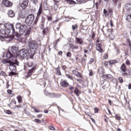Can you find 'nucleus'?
I'll use <instances>...</instances> for the list:
<instances>
[{
	"instance_id": "nucleus-1",
	"label": "nucleus",
	"mask_w": 131,
	"mask_h": 131,
	"mask_svg": "<svg viewBox=\"0 0 131 131\" xmlns=\"http://www.w3.org/2000/svg\"><path fill=\"white\" fill-rule=\"evenodd\" d=\"M38 49V45L36 43V41L32 40H30L28 43V46L27 47L28 53L30 56H34Z\"/></svg>"
},
{
	"instance_id": "nucleus-2",
	"label": "nucleus",
	"mask_w": 131,
	"mask_h": 131,
	"mask_svg": "<svg viewBox=\"0 0 131 131\" xmlns=\"http://www.w3.org/2000/svg\"><path fill=\"white\" fill-rule=\"evenodd\" d=\"M15 28L16 29H18L20 34H24L25 33V36L29 35V33H30V31L31 30V28H28L26 25H21L19 23L16 24Z\"/></svg>"
},
{
	"instance_id": "nucleus-3",
	"label": "nucleus",
	"mask_w": 131,
	"mask_h": 131,
	"mask_svg": "<svg viewBox=\"0 0 131 131\" xmlns=\"http://www.w3.org/2000/svg\"><path fill=\"white\" fill-rule=\"evenodd\" d=\"M2 63H3V64H16L17 66H19V63L17 60V58L16 57L14 56V55L8 59L2 60Z\"/></svg>"
},
{
	"instance_id": "nucleus-4",
	"label": "nucleus",
	"mask_w": 131,
	"mask_h": 131,
	"mask_svg": "<svg viewBox=\"0 0 131 131\" xmlns=\"http://www.w3.org/2000/svg\"><path fill=\"white\" fill-rule=\"evenodd\" d=\"M10 30L14 31V27L13 25L5 24L4 25V28L1 30V32L3 34H9Z\"/></svg>"
},
{
	"instance_id": "nucleus-5",
	"label": "nucleus",
	"mask_w": 131,
	"mask_h": 131,
	"mask_svg": "<svg viewBox=\"0 0 131 131\" xmlns=\"http://www.w3.org/2000/svg\"><path fill=\"white\" fill-rule=\"evenodd\" d=\"M9 69L10 71H12L10 72L9 73V76H13L14 75H17V74L15 73V71L17 70L16 65H17L16 63H9Z\"/></svg>"
},
{
	"instance_id": "nucleus-6",
	"label": "nucleus",
	"mask_w": 131,
	"mask_h": 131,
	"mask_svg": "<svg viewBox=\"0 0 131 131\" xmlns=\"http://www.w3.org/2000/svg\"><path fill=\"white\" fill-rule=\"evenodd\" d=\"M33 20H34V15L33 14H30L27 16L25 23L28 26H30L33 23Z\"/></svg>"
},
{
	"instance_id": "nucleus-7",
	"label": "nucleus",
	"mask_w": 131,
	"mask_h": 131,
	"mask_svg": "<svg viewBox=\"0 0 131 131\" xmlns=\"http://www.w3.org/2000/svg\"><path fill=\"white\" fill-rule=\"evenodd\" d=\"M28 54H29L28 50L22 49L19 51L18 56H19L21 58H25V57H27Z\"/></svg>"
},
{
	"instance_id": "nucleus-8",
	"label": "nucleus",
	"mask_w": 131,
	"mask_h": 131,
	"mask_svg": "<svg viewBox=\"0 0 131 131\" xmlns=\"http://www.w3.org/2000/svg\"><path fill=\"white\" fill-rule=\"evenodd\" d=\"M20 6L23 9H25L28 6V0H19Z\"/></svg>"
},
{
	"instance_id": "nucleus-9",
	"label": "nucleus",
	"mask_w": 131,
	"mask_h": 131,
	"mask_svg": "<svg viewBox=\"0 0 131 131\" xmlns=\"http://www.w3.org/2000/svg\"><path fill=\"white\" fill-rule=\"evenodd\" d=\"M3 4L5 6V7H7L9 8V7H11V6L13 5V3L12 2L8 1V0H3Z\"/></svg>"
},
{
	"instance_id": "nucleus-10",
	"label": "nucleus",
	"mask_w": 131,
	"mask_h": 131,
	"mask_svg": "<svg viewBox=\"0 0 131 131\" xmlns=\"http://www.w3.org/2000/svg\"><path fill=\"white\" fill-rule=\"evenodd\" d=\"M13 55V53L10 51H8L6 53H3V57H6V58H8V59H10Z\"/></svg>"
},
{
	"instance_id": "nucleus-11",
	"label": "nucleus",
	"mask_w": 131,
	"mask_h": 131,
	"mask_svg": "<svg viewBox=\"0 0 131 131\" xmlns=\"http://www.w3.org/2000/svg\"><path fill=\"white\" fill-rule=\"evenodd\" d=\"M102 78H105L106 79L111 80L113 78V76L111 74L103 75L102 76Z\"/></svg>"
},
{
	"instance_id": "nucleus-12",
	"label": "nucleus",
	"mask_w": 131,
	"mask_h": 131,
	"mask_svg": "<svg viewBox=\"0 0 131 131\" xmlns=\"http://www.w3.org/2000/svg\"><path fill=\"white\" fill-rule=\"evenodd\" d=\"M8 16L9 17H10L11 18H13V17H15V12L14 11L12 10H10L8 11Z\"/></svg>"
},
{
	"instance_id": "nucleus-13",
	"label": "nucleus",
	"mask_w": 131,
	"mask_h": 131,
	"mask_svg": "<svg viewBox=\"0 0 131 131\" xmlns=\"http://www.w3.org/2000/svg\"><path fill=\"white\" fill-rule=\"evenodd\" d=\"M11 51L12 54H14L16 53L17 51H18V48L15 46H12L11 47Z\"/></svg>"
},
{
	"instance_id": "nucleus-14",
	"label": "nucleus",
	"mask_w": 131,
	"mask_h": 131,
	"mask_svg": "<svg viewBox=\"0 0 131 131\" xmlns=\"http://www.w3.org/2000/svg\"><path fill=\"white\" fill-rule=\"evenodd\" d=\"M60 85L63 88H66L67 85H69V83H68L67 81H63L60 82Z\"/></svg>"
},
{
	"instance_id": "nucleus-15",
	"label": "nucleus",
	"mask_w": 131,
	"mask_h": 131,
	"mask_svg": "<svg viewBox=\"0 0 131 131\" xmlns=\"http://www.w3.org/2000/svg\"><path fill=\"white\" fill-rule=\"evenodd\" d=\"M96 50L100 53H103V49L101 48V45L99 43L96 45Z\"/></svg>"
},
{
	"instance_id": "nucleus-16",
	"label": "nucleus",
	"mask_w": 131,
	"mask_h": 131,
	"mask_svg": "<svg viewBox=\"0 0 131 131\" xmlns=\"http://www.w3.org/2000/svg\"><path fill=\"white\" fill-rule=\"evenodd\" d=\"M73 73L74 75H76V76H80V73L78 72L77 70H73Z\"/></svg>"
},
{
	"instance_id": "nucleus-17",
	"label": "nucleus",
	"mask_w": 131,
	"mask_h": 131,
	"mask_svg": "<svg viewBox=\"0 0 131 131\" xmlns=\"http://www.w3.org/2000/svg\"><path fill=\"white\" fill-rule=\"evenodd\" d=\"M35 70L34 67L32 68L31 70H29L28 73V76H31L32 75V73H33V71Z\"/></svg>"
},
{
	"instance_id": "nucleus-18",
	"label": "nucleus",
	"mask_w": 131,
	"mask_h": 131,
	"mask_svg": "<svg viewBox=\"0 0 131 131\" xmlns=\"http://www.w3.org/2000/svg\"><path fill=\"white\" fill-rule=\"evenodd\" d=\"M16 105V102L15 101H11L9 104V106L13 109H15V107H14L15 105Z\"/></svg>"
},
{
	"instance_id": "nucleus-19",
	"label": "nucleus",
	"mask_w": 131,
	"mask_h": 131,
	"mask_svg": "<svg viewBox=\"0 0 131 131\" xmlns=\"http://www.w3.org/2000/svg\"><path fill=\"white\" fill-rule=\"evenodd\" d=\"M121 70L123 72H125L126 71V68L125 67V64L123 63L121 66Z\"/></svg>"
},
{
	"instance_id": "nucleus-20",
	"label": "nucleus",
	"mask_w": 131,
	"mask_h": 131,
	"mask_svg": "<svg viewBox=\"0 0 131 131\" xmlns=\"http://www.w3.org/2000/svg\"><path fill=\"white\" fill-rule=\"evenodd\" d=\"M42 12V8H41V6H40L37 14V17H39V16H40Z\"/></svg>"
},
{
	"instance_id": "nucleus-21",
	"label": "nucleus",
	"mask_w": 131,
	"mask_h": 131,
	"mask_svg": "<svg viewBox=\"0 0 131 131\" xmlns=\"http://www.w3.org/2000/svg\"><path fill=\"white\" fill-rule=\"evenodd\" d=\"M76 43H79V45H82V39L78 38H76Z\"/></svg>"
},
{
	"instance_id": "nucleus-22",
	"label": "nucleus",
	"mask_w": 131,
	"mask_h": 131,
	"mask_svg": "<svg viewBox=\"0 0 131 131\" xmlns=\"http://www.w3.org/2000/svg\"><path fill=\"white\" fill-rule=\"evenodd\" d=\"M66 2L69 5H74L75 2L72 0H66Z\"/></svg>"
},
{
	"instance_id": "nucleus-23",
	"label": "nucleus",
	"mask_w": 131,
	"mask_h": 131,
	"mask_svg": "<svg viewBox=\"0 0 131 131\" xmlns=\"http://www.w3.org/2000/svg\"><path fill=\"white\" fill-rule=\"evenodd\" d=\"M125 8L126 9V10H127L128 11H129L130 10H131V5L129 4H127L125 5Z\"/></svg>"
},
{
	"instance_id": "nucleus-24",
	"label": "nucleus",
	"mask_w": 131,
	"mask_h": 131,
	"mask_svg": "<svg viewBox=\"0 0 131 131\" xmlns=\"http://www.w3.org/2000/svg\"><path fill=\"white\" fill-rule=\"evenodd\" d=\"M74 94L77 96H79V90L76 88L74 90Z\"/></svg>"
},
{
	"instance_id": "nucleus-25",
	"label": "nucleus",
	"mask_w": 131,
	"mask_h": 131,
	"mask_svg": "<svg viewBox=\"0 0 131 131\" xmlns=\"http://www.w3.org/2000/svg\"><path fill=\"white\" fill-rule=\"evenodd\" d=\"M27 65L28 67H33V62L32 61H29L28 62Z\"/></svg>"
},
{
	"instance_id": "nucleus-26",
	"label": "nucleus",
	"mask_w": 131,
	"mask_h": 131,
	"mask_svg": "<svg viewBox=\"0 0 131 131\" xmlns=\"http://www.w3.org/2000/svg\"><path fill=\"white\" fill-rule=\"evenodd\" d=\"M126 20L128 22H131V14L128 15L126 17Z\"/></svg>"
},
{
	"instance_id": "nucleus-27",
	"label": "nucleus",
	"mask_w": 131,
	"mask_h": 131,
	"mask_svg": "<svg viewBox=\"0 0 131 131\" xmlns=\"http://www.w3.org/2000/svg\"><path fill=\"white\" fill-rule=\"evenodd\" d=\"M110 64H116L117 63V61L116 60H111L109 61Z\"/></svg>"
},
{
	"instance_id": "nucleus-28",
	"label": "nucleus",
	"mask_w": 131,
	"mask_h": 131,
	"mask_svg": "<svg viewBox=\"0 0 131 131\" xmlns=\"http://www.w3.org/2000/svg\"><path fill=\"white\" fill-rule=\"evenodd\" d=\"M42 32L43 34H46L49 32V30H48V28H44L43 29Z\"/></svg>"
},
{
	"instance_id": "nucleus-29",
	"label": "nucleus",
	"mask_w": 131,
	"mask_h": 131,
	"mask_svg": "<svg viewBox=\"0 0 131 131\" xmlns=\"http://www.w3.org/2000/svg\"><path fill=\"white\" fill-rule=\"evenodd\" d=\"M40 27L41 29H45V23L43 21L41 23Z\"/></svg>"
},
{
	"instance_id": "nucleus-30",
	"label": "nucleus",
	"mask_w": 131,
	"mask_h": 131,
	"mask_svg": "<svg viewBox=\"0 0 131 131\" xmlns=\"http://www.w3.org/2000/svg\"><path fill=\"white\" fill-rule=\"evenodd\" d=\"M109 36H110L111 39H112V40H113V39H114V38H115V36L114 35H113V34H110Z\"/></svg>"
},
{
	"instance_id": "nucleus-31",
	"label": "nucleus",
	"mask_w": 131,
	"mask_h": 131,
	"mask_svg": "<svg viewBox=\"0 0 131 131\" xmlns=\"http://www.w3.org/2000/svg\"><path fill=\"white\" fill-rule=\"evenodd\" d=\"M115 118L117 119V120H121V117H120V116L117 114H116Z\"/></svg>"
},
{
	"instance_id": "nucleus-32",
	"label": "nucleus",
	"mask_w": 131,
	"mask_h": 131,
	"mask_svg": "<svg viewBox=\"0 0 131 131\" xmlns=\"http://www.w3.org/2000/svg\"><path fill=\"white\" fill-rule=\"evenodd\" d=\"M17 99H18L19 103H20V102H22V97L18 96L17 97Z\"/></svg>"
},
{
	"instance_id": "nucleus-33",
	"label": "nucleus",
	"mask_w": 131,
	"mask_h": 131,
	"mask_svg": "<svg viewBox=\"0 0 131 131\" xmlns=\"http://www.w3.org/2000/svg\"><path fill=\"white\" fill-rule=\"evenodd\" d=\"M72 56L71 52L69 51L67 53V57H69V58H71Z\"/></svg>"
},
{
	"instance_id": "nucleus-34",
	"label": "nucleus",
	"mask_w": 131,
	"mask_h": 131,
	"mask_svg": "<svg viewBox=\"0 0 131 131\" xmlns=\"http://www.w3.org/2000/svg\"><path fill=\"white\" fill-rule=\"evenodd\" d=\"M72 49L73 50H77L78 49V46L75 45H72Z\"/></svg>"
},
{
	"instance_id": "nucleus-35",
	"label": "nucleus",
	"mask_w": 131,
	"mask_h": 131,
	"mask_svg": "<svg viewBox=\"0 0 131 131\" xmlns=\"http://www.w3.org/2000/svg\"><path fill=\"white\" fill-rule=\"evenodd\" d=\"M77 2L78 3H82V4H84V3L86 2L85 0H77Z\"/></svg>"
},
{
	"instance_id": "nucleus-36",
	"label": "nucleus",
	"mask_w": 131,
	"mask_h": 131,
	"mask_svg": "<svg viewBox=\"0 0 131 131\" xmlns=\"http://www.w3.org/2000/svg\"><path fill=\"white\" fill-rule=\"evenodd\" d=\"M34 121L35 122H37V123H40V122H41V120H39V119H35L34 120Z\"/></svg>"
},
{
	"instance_id": "nucleus-37",
	"label": "nucleus",
	"mask_w": 131,
	"mask_h": 131,
	"mask_svg": "<svg viewBox=\"0 0 131 131\" xmlns=\"http://www.w3.org/2000/svg\"><path fill=\"white\" fill-rule=\"evenodd\" d=\"M119 81L121 82V83H122V82H123V79L122 77L119 78Z\"/></svg>"
},
{
	"instance_id": "nucleus-38",
	"label": "nucleus",
	"mask_w": 131,
	"mask_h": 131,
	"mask_svg": "<svg viewBox=\"0 0 131 131\" xmlns=\"http://www.w3.org/2000/svg\"><path fill=\"white\" fill-rule=\"evenodd\" d=\"M67 77L69 78L70 79H73V78H72V76H71L70 75L67 74L66 75Z\"/></svg>"
},
{
	"instance_id": "nucleus-39",
	"label": "nucleus",
	"mask_w": 131,
	"mask_h": 131,
	"mask_svg": "<svg viewBox=\"0 0 131 131\" xmlns=\"http://www.w3.org/2000/svg\"><path fill=\"white\" fill-rule=\"evenodd\" d=\"M76 27H77V25H73L72 26L73 30H75V29H76Z\"/></svg>"
},
{
	"instance_id": "nucleus-40",
	"label": "nucleus",
	"mask_w": 131,
	"mask_h": 131,
	"mask_svg": "<svg viewBox=\"0 0 131 131\" xmlns=\"http://www.w3.org/2000/svg\"><path fill=\"white\" fill-rule=\"evenodd\" d=\"M0 74H1V75H2L3 76H6V75H7V74H6L5 73V72H1L0 73Z\"/></svg>"
},
{
	"instance_id": "nucleus-41",
	"label": "nucleus",
	"mask_w": 131,
	"mask_h": 131,
	"mask_svg": "<svg viewBox=\"0 0 131 131\" xmlns=\"http://www.w3.org/2000/svg\"><path fill=\"white\" fill-rule=\"evenodd\" d=\"M126 65H130V62L129 61V60L127 59L126 60Z\"/></svg>"
},
{
	"instance_id": "nucleus-42",
	"label": "nucleus",
	"mask_w": 131,
	"mask_h": 131,
	"mask_svg": "<svg viewBox=\"0 0 131 131\" xmlns=\"http://www.w3.org/2000/svg\"><path fill=\"white\" fill-rule=\"evenodd\" d=\"M23 34H20V33L19 34H18L17 33L16 35H15V36L16 37H17V38H19L20 36H21V35H23Z\"/></svg>"
},
{
	"instance_id": "nucleus-43",
	"label": "nucleus",
	"mask_w": 131,
	"mask_h": 131,
	"mask_svg": "<svg viewBox=\"0 0 131 131\" xmlns=\"http://www.w3.org/2000/svg\"><path fill=\"white\" fill-rule=\"evenodd\" d=\"M94 58H91L90 61L89 62V64H92L94 62Z\"/></svg>"
},
{
	"instance_id": "nucleus-44",
	"label": "nucleus",
	"mask_w": 131,
	"mask_h": 131,
	"mask_svg": "<svg viewBox=\"0 0 131 131\" xmlns=\"http://www.w3.org/2000/svg\"><path fill=\"white\" fill-rule=\"evenodd\" d=\"M89 75L90 76H93V71L92 70H90Z\"/></svg>"
},
{
	"instance_id": "nucleus-45",
	"label": "nucleus",
	"mask_w": 131,
	"mask_h": 131,
	"mask_svg": "<svg viewBox=\"0 0 131 131\" xmlns=\"http://www.w3.org/2000/svg\"><path fill=\"white\" fill-rule=\"evenodd\" d=\"M56 73H57V75H61V72L59 70L57 71Z\"/></svg>"
},
{
	"instance_id": "nucleus-46",
	"label": "nucleus",
	"mask_w": 131,
	"mask_h": 131,
	"mask_svg": "<svg viewBox=\"0 0 131 131\" xmlns=\"http://www.w3.org/2000/svg\"><path fill=\"white\" fill-rule=\"evenodd\" d=\"M33 109H34L35 112H36L37 113H38V112H39V111H37V110H36V108H34V107H32Z\"/></svg>"
},
{
	"instance_id": "nucleus-47",
	"label": "nucleus",
	"mask_w": 131,
	"mask_h": 131,
	"mask_svg": "<svg viewBox=\"0 0 131 131\" xmlns=\"http://www.w3.org/2000/svg\"><path fill=\"white\" fill-rule=\"evenodd\" d=\"M49 129H51V130H55V128L52 126H49Z\"/></svg>"
},
{
	"instance_id": "nucleus-48",
	"label": "nucleus",
	"mask_w": 131,
	"mask_h": 131,
	"mask_svg": "<svg viewBox=\"0 0 131 131\" xmlns=\"http://www.w3.org/2000/svg\"><path fill=\"white\" fill-rule=\"evenodd\" d=\"M123 76H127L128 75L127 73H122Z\"/></svg>"
},
{
	"instance_id": "nucleus-49",
	"label": "nucleus",
	"mask_w": 131,
	"mask_h": 131,
	"mask_svg": "<svg viewBox=\"0 0 131 131\" xmlns=\"http://www.w3.org/2000/svg\"><path fill=\"white\" fill-rule=\"evenodd\" d=\"M48 19L49 21H52V17H51V16H48Z\"/></svg>"
},
{
	"instance_id": "nucleus-50",
	"label": "nucleus",
	"mask_w": 131,
	"mask_h": 131,
	"mask_svg": "<svg viewBox=\"0 0 131 131\" xmlns=\"http://www.w3.org/2000/svg\"><path fill=\"white\" fill-rule=\"evenodd\" d=\"M7 93H8V94H12V90H7Z\"/></svg>"
},
{
	"instance_id": "nucleus-51",
	"label": "nucleus",
	"mask_w": 131,
	"mask_h": 131,
	"mask_svg": "<svg viewBox=\"0 0 131 131\" xmlns=\"http://www.w3.org/2000/svg\"><path fill=\"white\" fill-rule=\"evenodd\" d=\"M93 47L92 46V45H90L88 46V49L89 50H92Z\"/></svg>"
},
{
	"instance_id": "nucleus-52",
	"label": "nucleus",
	"mask_w": 131,
	"mask_h": 131,
	"mask_svg": "<svg viewBox=\"0 0 131 131\" xmlns=\"http://www.w3.org/2000/svg\"><path fill=\"white\" fill-rule=\"evenodd\" d=\"M1 38H3V39H5V38H8L7 36H1Z\"/></svg>"
},
{
	"instance_id": "nucleus-53",
	"label": "nucleus",
	"mask_w": 131,
	"mask_h": 131,
	"mask_svg": "<svg viewBox=\"0 0 131 131\" xmlns=\"http://www.w3.org/2000/svg\"><path fill=\"white\" fill-rule=\"evenodd\" d=\"M6 113L7 114H12V112H11L10 111H7Z\"/></svg>"
},
{
	"instance_id": "nucleus-54",
	"label": "nucleus",
	"mask_w": 131,
	"mask_h": 131,
	"mask_svg": "<svg viewBox=\"0 0 131 131\" xmlns=\"http://www.w3.org/2000/svg\"><path fill=\"white\" fill-rule=\"evenodd\" d=\"M103 13L104 14H107V13H108V11H107V10L104 9Z\"/></svg>"
},
{
	"instance_id": "nucleus-55",
	"label": "nucleus",
	"mask_w": 131,
	"mask_h": 131,
	"mask_svg": "<svg viewBox=\"0 0 131 131\" xmlns=\"http://www.w3.org/2000/svg\"><path fill=\"white\" fill-rule=\"evenodd\" d=\"M104 59H107L108 58V55L105 54L104 55Z\"/></svg>"
},
{
	"instance_id": "nucleus-56",
	"label": "nucleus",
	"mask_w": 131,
	"mask_h": 131,
	"mask_svg": "<svg viewBox=\"0 0 131 131\" xmlns=\"http://www.w3.org/2000/svg\"><path fill=\"white\" fill-rule=\"evenodd\" d=\"M45 95H46V96H48V95H50V93H49L48 92V91H45Z\"/></svg>"
},
{
	"instance_id": "nucleus-57",
	"label": "nucleus",
	"mask_w": 131,
	"mask_h": 131,
	"mask_svg": "<svg viewBox=\"0 0 131 131\" xmlns=\"http://www.w3.org/2000/svg\"><path fill=\"white\" fill-rule=\"evenodd\" d=\"M42 116V114H39L37 115V117L38 118H40V117H41Z\"/></svg>"
},
{
	"instance_id": "nucleus-58",
	"label": "nucleus",
	"mask_w": 131,
	"mask_h": 131,
	"mask_svg": "<svg viewBox=\"0 0 131 131\" xmlns=\"http://www.w3.org/2000/svg\"><path fill=\"white\" fill-rule=\"evenodd\" d=\"M62 54H63V52L62 51L58 52V55H59L60 56L62 55Z\"/></svg>"
},
{
	"instance_id": "nucleus-59",
	"label": "nucleus",
	"mask_w": 131,
	"mask_h": 131,
	"mask_svg": "<svg viewBox=\"0 0 131 131\" xmlns=\"http://www.w3.org/2000/svg\"><path fill=\"white\" fill-rule=\"evenodd\" d=\"M69 89L70 90H74V88H73L72 86H70Z\"/></svg>"
},
{
	"instance_id": "nucleus-60",
	"label": "nucleus",
	"mask_w": 131,
	"mask_h": 131,
	"mask_svg": "<svg viewBox=\"0 0 131 131\" xmlns=\"http://www.w3.org/2000/svg\"><path fill=\"white\" fill-rule=\"evenodd\" d=\"M104 65H105V66H108V62L105 61V62H104Z\"/></svg>"
},
{
	"instance_id": "nucleus-61",
	"label": "nucleus",
	"mask_w": 131,
	"mask_h": 131,
	"mask_svg": "<svg viewBox=\"0 0 131 131\" xmlns=\"http://www.w3.org/2000/svg\"><path fill=\"white\" fill-rule=\"evenodd\" d=\"M110 23H111V27H113V23H112V20H111V21H110Z\"/></svg>"
},
{
	"instance_id": "nucleus-62",
	"label": "nucleus",
	"mask_w": 131,
	"mask_h": 131,
	"mask_svg": "<svg viewBox=\"0 0 131 131\" xmlns=\"http://www.w3.org/2000/svg\"><path fill=\"white\" fill-rule=\"evenodd\" d=\"M91 37H92V38H93L94 39V38H95V34H93Z\"/></svg>"
},
{
	"instance_id": "nucleus-63",
	"label": "nucleus",
	"mask_w": 131,
	"mask_h": 131,
	"mask_svg": "<svg viewBox=\"0 0 131 131\" xmlns=\"http://www.w3.org/2000/svg\"><path fill=\"white\" fill-rule=\"evenodd\" d=\"M128 89L129 90H131V84H128Z\"/></svg>"
},
{
	"instance_id": "nucleus-64",
	"label": "nucleus",
	"mask_w": 131,
	"mask_h": 131,
	"mask_svg": "<svg viewBox=\"0 0 131 131\" xmlns=\"http://www.w3.org/2000/svg\"><path fill=\"white\" fill-rule=\"evenodd\" d=\"M44 112H45V113H49V111L45 110H44Z\"/></svg>"
}]
</instances>
